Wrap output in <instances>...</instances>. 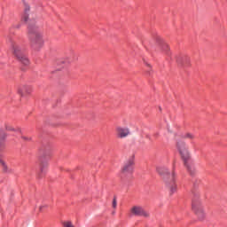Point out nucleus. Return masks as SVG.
<instances>
[{
	"label": "nucleus",
	"instance_id": "7ed1b4c3",
	"mask_svg": "<svg viewBox=\"0 0 227 227\" xmlns=\"http://www.w3.org/2000/svg\"><path fill=\"white\" fill-rule=\"evenodd\" d=\"M176 148L190 175H194V165H192V160L191 159V154L189 153V149H187V145L183 140H179L176 142Z\"/></svg>",
	"mask_w": 227,
	"mask_h": 227
},
{
	"label": "nucleus",
	"instance_id": "aec40b11",
	"mask_svg": "<svg viewBox=\"0 0 227 227\" xmlns=\"http://www.w3.org/2000/svg\"><path fill=\"white\" fill-rule=\"evenodd\" d=\"M45 208H47V206H46V205L41 206V207H39V210H40V212H43V210H45Z\"/></svg>",
	"mask_w": 227,
	"mask_h": 227
},
{
	"label": "nucleus",
	"instance_id": "9b49d317",
	"mask_svg": "<svg viewBox=\"0 0 227 227\" xmlns=\"http://www.w3.org/2000/svg\"><path fill=\"white\" fill-rule=\"evenodd\" d=\"M159 42H160V49L162 51V53L166 54L167 56H171V51H169V45L160 38H159Z\"/></svg>",
	"mask_w": 227,
	"mask_h": 227
},
{
	"label": "nucleus",
	"instance_id": "6ab92c4d",
	"mask_svg": "<svg viewBox=\"0 0 227 227\" xmlns=\"http://www.w3.org/2000/svg\"><path fill=\"white\" fill-rule=\"evenodd\" d=\"M21 139H23V141H31V137H29L21 136Z\"/></svg>",
	"mask_w": 227,
	"mask_h": 227
},
{
	"label": "nucleus",
	"instance_id": "f3484780",
	"mask_svg": "<svg viewBox=\"0 0 227 227\" xmlns=\"http://www.w3.org/2000/svg\"><path fill=\"white\" fill-rule=\"evenodd\" d=\"M145 66V72L150 75L152 74L153 69H152V65L146 61H144Z\"/></svg>",
	"mask_w": 227,
	"mask_h": 227
},
{
	"label": "nucleus",
	"instance_id": "0eeeda50",
	"mask_svg": "<svg viewBox=\"0 0 227 227\" xmlns=\"http://www.w3.org/2000/svg\"><path fill=\"white\" fill-rule=\"evenodd\" d=\"M192 208L200 221H203V219H205V211L203 210V206H201V202L200 200H192Z\"/></svg>",
	"mask_w": 227,
	"mask_h": 227
},
{
	"label": "nucleus",
	"instance_id": "f8f14e48",
	"mask_svg": "<svg viewBox=\"0 0 227 227\" xmlns=\"http://www.w3.org/2000/svg\"><path fill=\"white\" fill-rule=\"evenodd\" d=\"M4 129H5V130H8L9 132H16V134H18L19 136H20V134H21L20 129L14 128L10 123H5Z\"/></svg>",
	"mask_w": 227,
	"mask_h": 227
},
{
	"label": "nucleus",
	"instance_id": "2eb2a0df",
	"mask_svg": "<svg viewBox=\"0 0 227 227\" xmlns=\"http://www.w3.org/2000/svg\"><path fill=\"white\" fill-rule=\"evenodd\" d=\"M0 164L2 166L4 173H10V169L8 168V165H6L4 160H0Z\"/></svg>",
	"mask_w": 227,
	"mask_h": 227
},
{
	"label": "nucleus",
	"instance_id": "f257e3e1",
	"mask_svg": "<svg viewBox=\"0 0 227 227\" xmlns=\"http://www.w3.org/2000/svg\"><path fill=\"white\" fill-rule=\"evenodd\" d=\"M29 10H31V8L27 4H25L22 20L28 24L27 36L31 47L35 51H38V49H42V47H43V38L42 37V34L38 32V28L36 27V26L31 25V20H29Z\"/></svg>",
	"mask_w": 227,
	"mask_h": 227
},
{
	"label": "nucleus",
	"instance_id": "ddd939ff",
	"mask_svg": "<svg viewBox=\"0 0 227 227\" xmlns=\"http://www.w3.org/2000/svg\"><path fill=\"white\" fill-rule=\"evenodd\" d=\"M3 122H0V146H3L4 139H6V133L3 130Z\"/></svg>",
	"mask_w": 227,
	"mask_h": 227
},
{
	"label": "nucleus",
	"instance_id": "9d476101",
	"mask_svg": "<svg viewBox=\"0 0 227 227\" xmlns=\"http://www.w3.org/2000/svg\"><path fill=\"white\" fill-rule=\"evenodd\" d=\"M176 63L181 67H189L191 65V59L185 55H178L176 57Z\"/></svg>",
	"mask_w": 227,
	"mask_h": 227
},
{
	"label": "nucleus",
	"instance_id": "dca6fc26",
	"mask_svg": "<svg viewBox=\"0 0 227 227\" xmlns=\"http://www.w3.org/2000/svg\"><path fill=\"white\" fill-rule=\"evenodd\" d=\"M22 90H23L27 95H31V93H33V87L27 86V85H24V86L22 87Z\"/></svg>",
	"mask_w": 227,
	"mask_h": 227
},
{
	"label": "nucleus",
	"instance_id": "f03ea898",
	"mask_svg": "<svg viewBox=\"0 0 227 227\" xmlns=\"http://www.w3.org/2000/svg\"><path fill=\"white\" fill-rule=\"evenodd\" d=\"M156 171L161 176V178H168L166 181L167 189L170 196L175 194V192L178 191V184H176V178L174 172L170 174L169 170L165 167H157Z\"/></svg>",
	"mask_w": 227,
	"mask_h": 227
},
{
	"label": "nucleus",
	"instance_id": "20e7f679",
	"mask_svg": "<svg viewBox=\"0 0 227 227\" xmlns=\"http://www.w3.org/2000/svg\"><path fill=\"white\" fill-rule=\"evenodd\" d=\"M52 157V153L50 150H41L38 159L39 172L37 173L38 178H43L45 173H47V168H49V160Z\"/></svg>",
	"mask_w": 227,
	"mask_h": 227
},
{
	"label": "nucleus",
	"instance_id": "6e6552de",
	"mask_svg": "<svg viewBox=\"0 0 227 227\" xmlns=\"http://www.w3.org/2000/svg\"><path fill=\"white\" fill-rule=\"evenodd\" d=\"M130 214L131 215H137L138 217H150V213L140 206L132 207L130 208Z\"/></svg>",
	"mask_w": 227,
	"mask_h": 227
},
{
	"label": "nucleus",
	"instance_id": "423d86ee",
	"mask_svg": "<svg viewBox=\"0 0 227 227\" xmlns=\"http://www.w3.org/2000/svg\"><path fill=\"white\" fill-rule=\"evenodd\" d=\"M134 171V158L128 160L121 170V178H125L129 175H132Z\"/></svg>",
	"mask_w": 227,
	"mask_h": 227
},
{
	"label": "nucleus",
	"instance_id": "39448f33",
	"mask_svg": "<svg viewBox=\"0 0 227 227\" xmlns=\"http://www.w3.org/2000/svg\"><path fill=\"white\" fill-rule=\"evenodd\" d=\"M10 47L13 56H15V58L20 60L22 65L25 67H29V59H27V56H26L24 51H22V48H20L19 43L12 40L10 42Z\"/></svg>",
	"mask_w": 227,
	"mask_h": 227
},
{
	"label": "nucleus",
	"instance_id": "1a4fd4ad",
	"mask_svg": "<svg viewBox=\"0 0 227 227\" xmlns=\"http://www.w3.org/2000/svg\"><path fill=\"white\" fill-rule=\"evenodd\" d=\"M116 137L119 139H124V137H128V136H130V129L129 128H123V127H117L115 129Z\"/></svg>",
	"mask_w": 227,
	"mask_h": 227
},
{
	"label": "nucleus",
	"instance_id": "4468645a",
	"mask_svg": "<svg viewBox=\"0 0 227 227\" xmlns=\"http://www.w3.org/2000/svg\"><path fill=\"white\" fill-rule=\"evenodd\" d=\"M183 139H189L190 141H194L196 139V136L194 133L186 132L182 136Z\"/></svg>",
	"mask_w": 227,
	"mask_h": 227
},
{
	"label": "nucleus",
	"instance_id": "a211bd4d",
	"mask_svg": "<svg viewBox=\"0 0 227 227\" xmlns=\"http://www.w3.org/2000/svg\"><path fill=\"white\" fill-rule=\"evenodd\" d=\"M112 207H113V208H116V207H117L116 197H114L113 200Z\"/></svg>",
	"mask_w": 227,
	"mask_h": 227
}]
</instances>
